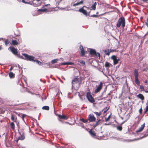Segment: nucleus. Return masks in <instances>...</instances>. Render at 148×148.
<instances>
[{"label":"nucleus","mask_w":148,"mask_h":148,"mask_svg":"<svg viewBox=\"0 0 148 148\" xmlns=\"http://www.w3.org/2000/svg\"><path fill=\"white\" fill-rule=\"evenodd\" d=\"M34 62H36L39 65H40L41 64V62L38 60H35V61H34Z\"/></svg>","instance_id":"obj_34"},{"label":"nucleus","mask_w":148,"mask_h":148,"mask_svg":"<svg viewBox=\"0 0 148 148\" xmlns=\"http://www.w3.org/2000/svg\"><path fill=\"white\" fill-rule=\"evenodd\" d=\"M89 52L90 54L92 55H95L96 54V51L95 50L92 49H89Z\"/></svg>","instance_id":"obj_12"},{"label":"nucleus","mask_w":148,"mask_h":148,"mask_svg":"<svg viewBox=\"0 0 148 148\" xmlns=\"http://www.w3.org/2000/svg\"><path fill=\"white\" fill-rule=\"evenodd\" d=\"M104 52H106V54L107 55H109L110 52H111V51H110L109 49H108V50L107 51L106 50H105L104 51Z\"/></svg>","instance_id":"obj_29"},{"label":"nucleus","mask_w":148,"mask_h":148,"mask_svg":"<svg viewBox=\"0 0 148 148\" xmlns=\"http://www.w3.org/2000/svg\"><path fill=\"white\" fill-rule=\"evenodd\" d=\"M89 132L92 137H94L95 136V132L94 131L92 130V129L90 130L89 131Z\"/></svg>","instance_id":"obj_14"},{"label":"nucleus","mask_w":148,"mask_h":148,"mask_svg":"<svg viewBox=\"0 0 148 148\" xmlns=\"http://www.w3.org/2000/svg\"><path fill=\"white\" fill-rule=\"evenodd\" d=\"M61 65H73L74 64L73 63L71 62H66L64 63H62L61 64Z\"/></svg>","instance_id":"obj_16"},{"label":"nucleus","mask_w":148,"mask_h":148,"mask_svg":"<svg viewBox=\"0 0 148 148\" xmlns=\"http://www.w3.org/2000/svg\"><path fill=\"white\" fill-rule=\"evenodd\" d=\"M90 16L92 17H97L98 16L97 15L93 14V15H91Z\"/></svg>","instance_id":"obj_37"},{"label":"nucleus","mask_w":148,"mask_h":148,"mask_svg":"<svg viewBox=\"0 0 148 148\" xmlns=\"http://www.w3.org/2000/svg\"><path fill=\"white\" fill-rule=\"evenodd\" d=\"M140 89L142 90H143L144 89V87L143 86L140 85Z\"/></svg>","instance_id":"obj_39"},{"label":"nucleus","mask_w":148,"mask_h":148,"mask_svg":"<svg viewBox=\"0 0 148 148\" xmlns=\"http://www.w3.org/2000/svg\"><path fill=\"white\" fill-rule=\"evenodd\" d=\"M46 64H47L48 65H49V63H46Z\"/></svg>","instance_id":"obj_58"},{"label":"nucleus","mask_w":148,"mask_h":148,"mask_svg":"<svg viewBox=\"0 0 148 148\" xmlns=\"http://www.w3.org/2000/svg\"><path fill=\"white\" fill-rule=\"evenodd\" d=\"M91 8H92L91 10H95L96 9V6L95 5H92L91 6Z\"/></svg>","instance_id":"obj_35"},{"label":"nucleus","mask_w":148,"mask_h":148,"mask_svg":"<svg viewBox=\"0 0 148 148\" xmlns=\"http://www.w3.org/2000/svg\"><path fill=\"white\" fill-rule=\"evenodd\" d=\"M94 113L97 116H99L101 115V112H94Z\"/></svg>","instance_id":"obj_28"},{"label":"nucleus","mask_w":148,"mask_h":148,"mask_svg":"<svg viewBox=\"0 0 148 148\" xmlns=\"http://www.w3.org/2000/svg\"><path fill=\"white\" fill-rule=\"evenodd\" d=\"M103 86V83L101 82L97 88L95 90V93H97L99 92L102 89Z\"/></svg>","instance_id":"obj_5"},{"label":"nucleus","mask_w":148,"mask_h":148,"mask_svg":"<svg viewBox=\"0 0 148 148\" xmlns=\"http://www.w3.org/2000/svg\"><path fill=\"white\" fill-rule=\"evenodd\" d=\"M98 12H97L96 13V14H98Z\"/></svg>","instance_id":"obj_60"},{"label":"nucleus","mask_w":148,"mask_h":148,"mask_svg":"<svg viewBox=\"0 0 148 148\" xmlns=\"http://www.w3.org/2000/svg\"><path fill=\"white\" fill-rule=\"evenodd\" d=\"M81 120L84 123H86L88 121V120H84L83 119H81Z\"/></svg>","instance_id":"obj_33"},{"label":"nucleus","mask_w":148,"mask_h":148,"mask_svg":"<svg viewBox=\"0 0 148 148\" xmlns=\"http://www.w3.org/2000/svg\"><path fill=\"white\" fill-rule=\"evenodd\" d=\"M88 119L90 122H94L95 121L96 118L93 114H90L88 117Z\"/></svg>","instance_id":"obj_7"},{"label":"nucleus","mask_w":148,"mask_h":148,"mask_svg":"<svg viewBox=\"0 0 148 148\" xmlns=\"http://www.w3.org/2000/svg\"><path fill=\"white\" fill-rule=\"evenodd\" d=\"M122 129V127L121 126H118L117 127V129L119 131H121Z\"/></svg>","instance_id":"obj_31"},{"label":"nucleus","mask_w":148,"mask_h":148,"mask_svg":"<svg viewBox=\"0 0 148 148\" xmlns=\"http://www.w3.org/2000/svg\"><path fill=\"white\" fill-rule=\"evenodd\" d=\"M11 119L12 121H14V118L12 115H11Z\"/></svg>","instance_id":"obj_40"},{"label":"nucleus","mask_w":148,"mask_h":148,"mask_svg":"<svg viewBox=\"0 0 148 148\" xmlns=\"http://www.w3.org/2000/svg\"><path fill=\"white\" fill-rule=\"evenodd\" d=\"M23 55L25 57V60L30 61H35V60H34V59H35V57H34L29 56L25 53L23 54Z\"/></svg>","instance_id":"obj_2"},{"label":"nucleus","mask_w":148,"mask_h":148,"mask_svg":"<svg viewBox=\"0 0 148 148\" xmlns=\"http://www.w3.org/2000/svg\"><path fill=\"white\" fill-rule=\"evenodd\" d=\"M147 80H145V83H147Z\"/></svg>","instance_id":"obj_53"},{"label":"nucleus","mask_w":148,"mask_h":148,"mask_svg":"<svg viewBox=\"0 0 148 148\" xmlns=\"http://www.w3.org/2000/svg\"><path fill=\"white\" fill-rule=\"evenodd\" d=\"M145 24L147 26V27H148V22H147H147H145Z\"/></svg>","instance_id":"obj_46"},{"label":"nucleus","mask_w":148,"mask_h":148,"mask_svg":"<svg viewBox=\"0 0 148 148\" xmlns=\"http://www.w3.org/2000/svg\"><path fill=\"white\" fill-rule=\"evenodd\" d=\"M59 117L60 119H67V118H66V116L64 115H59Z\"/></svg>","instance_id":"obj_19"},{"label":"nucleus","mask_w":148,"mask_h":148,"mask_svg":"<svg viewBox=\"0 0 148 148\" xmlns=\"http://www.w3.org/2000/svg\"><path fill=\"white\" fill-rule=\"evenodd\" d=\"M105 67H110L111 65L109 63L106 62L105 63Z\"/></svg>","instance_id":"obj_21"},{"label":"nucleus","mask_w":148,"mask_h":148,"mask_svg":"<svg viewBox=\"0 0 148 148\" xmlns=\"http://www.w3.org/2000/svg\"><path fill=\"white\" fill-rule=\"evenodd\" d=\"M134 74L135 78H138V70L137 69H136L134 70Z\"/></svg>","instance_id":"obj_15"},{"label":"nucleus","mask_w":148,"mask_h":148,"mask_svg":"<svg viewBox=\"0 0 148 148\" xmlns=\"http://www.w3.org/2000/svg\"><path fill=\"white\" fill-rule=\"evenodd\" d=\"M60 59H61L62 61H63V58H60Z\"/></svg>","instance_id":"obj_55"},{"label":"nucleus","mask_w":148,"mask_h":148,"mask_svg":"<svg viewBox=\"0 0 148 148\" xmlns=\"http://www.w3.org/2000/svg\"><path fill=\"white\" fill-rule=\"evenodd\" d=\"M25 114H23V115H22V118L23 119V118L25 116Z\"/></svg>","instance_id":"obj_45"},{"label":"nucleus","mask_w":148,"mask_h":148,"mask_svg":"<svg viewBox=\"0 0 148 148\" xmlns=\"http://www.w3.org/2000/svg\"><path fill=\"white\" fill-rule=\"evenodd\" d=\"M1 49V47H0V49Z\"/></svg>","instance_id":"obj_61"},{"label":"nucleus","mask_w":148,"mask_h":148,"mask_svg":"<svg viewBox=\"0 0 148 148\" xmlns=\"http://www.w3.org/2000/svg\"><path fill=\"white\" fill-rule=\"evenodd\" d=\"M137 97L140 99L141 100H143L144 99V96L141 94H139L137 95Z\"/></svg>","instance_id":"obj_17"},{"label":"nucleus","mask_w":148,"mask_h":148,"mask_svg":"<svg viewBox=\"0 0 148 148\" xmlns=\"http://www.w3.org/2000/svg\"><path fill=\"white\" fill-rule=\"evenodd\" d=\"M83 3V1L81 0L79 2H77L76 3H74L73 5V6L75 7L76 6L79 5L81 4H82Z\"/></svg>","instance_id":"obj_13"},{"label":"nucleus","mask_w":148,"mask_h":148,"mask_svg":"<svg viewBox=\"0 0 148 148\" xmlns=\"http://www.w3.org/2000/svg\"><path fill=\"white\" fill-rule=\"evenodd\" d=\"M97 4V3L96 2H95V3L93 4V5H95V6H96V5Z\"/></svg>","instance_id":"obj_51"},{"label":"nucleus","mask_w":148,"mask_h":148,"mask_svg":"<svg viewBox=\"0 0 148 148\" xmlns=\"http://www.w3.org/2000/svg\"><path fill=\"white\" fill-rule=\"evenodd\" d=\"M147 136H143V137H141V138H143V137H145Z\"/></svg>","instance_id":"obj_57"},{"label":"nucleus","mask_w":148,"mask_h":148,"mask_svg":"<svg viewBox=\"0 0 148 148\" xmlns=\"http://www.w3.org/2000/svg\"><path fill=\"white\" fill-rule=\"evenodd\" d=\"M49 107L47 106H45L42 107V109L43 110H49Z\"/></svg>","instance_id":"obj_25"},{"label":"nucleus","mask_w":148,"mask_h":148,"mask_svg":"<svg viewBox=\"0 0 148 148\" xmlns=\"http://www.w3.org/2000/svg\"><path fill=\"white\" fill-rule=\"evenodd\" d=\"M20 136L18 137V139L16 140V142H18V141L19 140H24L25 138V136L24 135V133H22L21 134L20 133Z\"/></svg>","instance_id":"obj_8"},{"label":"nucleus","mask_w":148,"mask_h":148,"mask_svg":"<svg viewBox=\"0 0 148 148\" xmlns=\"http://www.w3.org/2000/svg\"><path fill=\"white\" fill-rule=\"evenodd\" d=\"M125 18L123 17H121L118 20L116 26L117 27H119L121 25L122 27L124 28L125 26Z\"/></svg>","instance_id":"obj_1"},{"label":"nucleus","mask_w":148,"mask_h":148,"mask_svg":"<svg viewBox=\"0 0 148 148\" xmlns=\"http://www.w3.org/2000/svg\"><path fill=\"white\" fill-rule=\"evenodd\" d=\"M12 69V67H11L10 69V70H11Z\"/></svg>","instance_id":"obj_56"},{"label":"nucleus","mask_w":148,"mask_h":148,"mask_svg":"<svg viewBox=\"0 0 148 148\" xmlns=\"http://www.w3.org/2000/svg\"><path fill=\"white\" fill-rule=\"evenodd\" d=\"M145 124L144 123L142 125L141 127L139 128L138 130L136 131V132H140L142 131L145 127Z\"/></svg>","instance_id":"obj_10"},{"label":"nucleus","mask_w":148,"mask_h":148,"mask_svg":"<svg viewBox=\"0 0 148 148\" xmlns=\"http://www.w3.org/2000/svg\"><path fill=\"white\" fill-rule=\"evenodd\" d=\"M47 9L45 8L44 9H40L38 10V11H40L42 12H45L47 11Z\"/></svg>","instance_id":"obj_32"},{"label":"nucleus","mask_w":148,"mask_h":148,"mask_svg":"<svg viewBox=\"0 0 148 148\" xmlns=\"http://www.w3.org/2000/svg\"><path fill=\"white\" fill-rule=\"evenodd\" d=\"M50 4H46V5H45V6H48Z\"/></svg>","instance_id":"obj_52"},{"label":"nucleus","mask_w":148,"mask_h":148,"mask_svg":"<svg viewBox=\"0 0 148 148\" xmlns=\"http://www.w3.org/2000/svg\"><path fill=\"white\" fill-rule=\"evenodd\" d=\"M145 92L146 93H148V90H146L145 91Z\"/></svg>","instance_id":"obj_54"},{"label":"nucleus","mask_w":148,"mask_h":148,"mask_svg":"<svg viewBox=\"0 0 148 148\" xmlns=\"http://www.w3.org/2000/svg\"><path fill=\"white\" fill-rule=\"evenodd\" d=\"M59 60L58 59H55L54 60H53L51 61V62L52 64L56 63Z\"/></svg>","instance_id":"obj_18"},{"label":"nucleus","mask_w":148,"mask_h":148,"mask_svg":"<svg viewBox=\"0 0 148 148\" xmlns=\"http://www.w3.org/2000/svg\"><path fill=\"white\" fill-rule=\"evenodd\" d=\"M135 82L138 85H139L140 83V82L138 79V78H135Z\"/></svg>","instance_id":"obj_20"},{"label":"nucleus","mask_w":148,"mask_h":148,"mask_svg":"<svg viewBox=\"0 0 148 148\" xmlns=\"http://www.w3.org/2000/svg\"><path fill=\"white\" fill-rule=\"evenodd\" d=\"M9 76L11 78L14 77V74L12 72H10L9 73Z\"/></svg>","instance_id":"obj_26"},{"label":"nucleus","mask_w":148,"mask_h":148,"mask_svg":"<svg viewBox=\"0 0 148 148\" xmlns=\"http://www.w3.org/2000/svg\"><path fill=\"white\" fill-rule=\"evenodd\" d=\"M80 62L82 64H85V62L83 60H82L80 61Z\"/></svg>","instance_id":"obj_42"},{"label":"nucleus","mask_w":148,"mask_h":148,"mask_svg":"<svg viewBox=\"0 0 148 148\" xmlns=\"http://www.w3.org/2000/svg\"><path fill=\"white\" fill-rule=\"evenodd\" d=\"M146 109L148 110V105L146 107Z\"/></svg>","instance_id":"obj_48"},{"label":"nucleus","mask_w":148,"mask_h":148,"mask_svg":"<svg viewBox=\"0 0 148 148\" xmlns=\"http://www.w3.org/2000/svg\"><path fill=\"white\" fill-rule=\"evenodd\" d=\"M80 49L81 50V56H83L85 54V51L83 47L82 46H80Z\"/></svg>","instance_id":"obj_11"},{"label":"nucleus","mask_w":148,"mask_h":148,"mask_svg":"<svg viewBox=\"0 0 148 148\" xmlns=\"http://www.w3.org/2000/svg\"><path fill=\"white\" fill-rule=\"evenodd\" d=\"M148 111V110H147L146 109L144 112L145 114H146Z\"/></svg>","instance_id":"obj_49"},{"label":"nucleus","mask_w":148,"mask_h":148,"mask_svg":"<svg viewBox=\"0 0 148 148\" xmlns=\"http://www.w3.org/2000/svg\"><path fill=\"white\" fill-rule=\"evenodd\" d=\"M95 55L96 56H98L99 57V58L100 57V53L99 52L97 53L96 52V54H95Z\"/></svg>","instance_id":"obj_36"},{"label":"nucleus","mask_w":148,"mask_h":148,"mask_svg":"<svg viewBox=\"0 0 148 148\" xmlns=\"http://www.w3.org/2000/svg\"><path fill=\"white\" fill-rule=\"evenodd\" d=\"M84 7H85V6H84L83 7L80 8L78 10V11L84 14L86 16H87V12L86 10L84 9Z\"/></svg>","instance_id":"obj_6"},{"label":"nucleus","mask_w":148,"mask_h":148,"mask_svg":"<svg viewBox=\"0 0 148 148\" xmlns=\"http://www.w3.org/2000/svg\"><path fill=\"white\" fill-rule=\"evenodd\" d=\"M101 121L100 119H99L96 123L94 125L93 127L95 128L97 126L99 125L100 124V121Z\"/></svg>","instance_id":"obj_22"},{"label":"nucleus","mask_w":148,"mask_h":148,"mask_svg":"<svg viewBox=\"0 0 148 148\" xmlns=\"http://www.w3.org/2000/svg\"><path fill=\"white\" fill-rule=\"evenodd\" d=\"M147 104H148V100H147V103H146V105H147Z\"/></svg>","instance_id":"obj_59"},{"label":"nucleus","mask_w":148,"mask_h":148,"mask_svg":"<svg viewBox=\"0 0 148 148\" xmlns=\"http://www.w3.org/2000/svg\"><path fill=\"white\" fill-rule=\"evenodd\" d=\"M78 96H79V98L81 99H82V97H81V96L80 95V94L79 93V92H78Z\"/></svg>","instance_id":"obj_43"},{"label":"nucleus","mask_w":148,"mask_h":148,"mask_svg":"<svg viewBox=\"0 0 148 148\" xmlns=\"http://www.w3.org/2000/svg\"><path fill=\"white\" fill-rule=\"evenodd\" d=\"M10 49L11 51L14 54L16 55L17 54L18 51L16 49L12 47H10L9 49Z\"/></svg>","instance_id":"obj_9"},{"label":"nucleus","mask_w":148,"mask_h":148,"mask_svg":"<svg viewBox=\"0 0 148 148\" xmlns=\"http://www.w3.org/2000/svg\"><path fill=\"white\" fill-rule=\"evenodd\" d=\"M108 110V109H107V110H106L104 111V113H105L107 112V110Z\"/></svg>","instance_id":"obj_47"},{"label":"nucleus","mask_w":148,"mask_h":148,"mask_svg":"<svg viewBox=\"0 0 148 148\" xmlns=\"http://www.w3.org/2000/svg\"><path fill=\"white\" fill-rule=\"evenodd\" d=\"M142 112V110L141 108H140L139 110V112L141 114Z\"/></svg>","instance_id":"obj_41"},{"label":"nucleus","mask_w":148,"mask_h":148,"mask_svg":"<svg viewBox=\"0 0 148 148\" xmlns=\"http://www.w3.org/2000/svg\"><path fill=\"white\" fill-rule=\"evenodd\" d=\"M22 1L24 3H29L26 2L24 0H22Z\"/></svg>","instance_id":"obj_44"},{"label":"nucleus","mask_w":148,"mask_h":148,"mask_svg":"<svg viewBox=\"0 0 148 148\" xmlns=\"http://www.w3.org/2000/svg\"><path fill=\"white\" fill-rule=\"evenodd\" d=\"M78 80V79L77 78H75L73 80L72 82V85L73 84V82H77Z\"/></svg>","instance_id":"obj_27"},{"label":"nucleus","mask_w":148,"mask_h":148,"mask_svg":"<svg viewBox=\"0 0 148 148\" xmlns=\"http://www.w3.org/2000/svg\"><path fill=\"white\" fill-rule=\"evenodd\" d=\"M110 115L109 116H108V117L107 118L105 119L106 121V122L108 121V120L110 119Z\"/></svg>","instance_id":"obj_38"},{"label":"nucleus","mask_w":148,"mask_h":148,"mask_svg":"<svg viewBox=\"0 0 148 148\" xmlns=\"http://www.w3.org/2000/svg\"><path fill=\"white\" fill-rule=\"evenodd\" d=\"M9 42H10L8 40H6L5 41V42H4L5 44V46H8V44H9Z\"/></svg>","instance_id":"obj_30"},{"label":"nucleus","mask_w":148,"mask_h":148,"mask_svg":"<svg viewBox=\"0 0 148 148\" xmlns=\"http://www.w3.org/2000/svg\"><path fill=\"white\" fill-rule=\"evenodd\" d=\"M10 126L11 128L13 130L14 129L15 125L13 122H12L10 123Z\"/></svg>","instance_id":"obj_24"},{"label":"nucleus","mask_w":148,"mask_h":148,"mask_svg":"<svg viewBox=\"0 0 148 148\" xmlns=\"http://www.w3.org/2000/svg\"><path fill=\"white\" fill-rule=\"evenodd\" d=\"M86 97L88 101L90 102L93 103L94 102L95 100L94 99L89 92L87 93Z\"/></svg>","instance_id":"obj_3"},{"label":"nucleus","mask_w":148,"mask_h":148,"mask_svg":"<svg viewBox=\"0 0 148 148\" xmlns=\"http://www.w3.org/2000/svg\"><path fill=\"white\" fill-rule=\"evenodd\" d=\"M111 58L113 60L114 65H116L117 64L118 62L119 59V58H117V57L114 55L112 56Z\"/></svg>","instance_id":"obj_4"},{"label":"nucleus","mask_w":148,"mask_h":148,"mask_svg":"<svg viewBox=\"0 0 148 148\" xmlns=\"http://www.w3.org/2000/svg\"><path fill=\"white\" fill-rule=\"evenodd\" d=\"M143 1L145 2H147V1H148V0H142Z\"/></svg>","instance_id":"obj_50"},{"label":"nucleus","mask_w":148,"mask_h":148,"mask_svg":"<svg viewBox=\"0 0 148 148\" xmlns=\"http://www.w3.org/2000/svg\"><path fill=\"white\" fill-rule=\"evenodd\" d=\"M12 44L14 45H16L18 44L17 41L16 40H12Z\"/></svg>","instance_id":"obj_23"}]
</instances>
